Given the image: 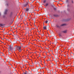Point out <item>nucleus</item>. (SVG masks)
Listing matches in <instances>:
<instances>
[{
    "label": "nucleus",
    "instance_id": "nucleus-1",
    "mask_svg": "<svg viewBox=\"0 0 74 74\" xmlns=\"http://www.w3.org/2000/svg\"><path fill=\"white\" fill-rule=\"evenodd\" d=\"M8 50L10 51L11 52L12 51V49H13V46H10L8 48Z\"/></svg>",
    "mask_w": 74,
    "mask_h": 74
},
{
    "label": "nucleus",
    "instance_id": "nucleus-23",
    "mask_svg": "<svg viewBox=\"0 0 74 74\" xmlns=\"http://www.w3.org/2000/svg\"><path fill=\"white\" fill-rule=\"evenodd\" d=\"M2 40H4V39L3 38L2 39Z\"/></svg>",
    "mask_w": 74,
    "mask_h": 74
},
{
    "label": "nucleus",
    "instance_id": "nucleus-2",
    "mask_svg": "<svg viewBox=\"0 0 74 74\" xmlns=\"http://www.w3.org/2000/svg\"><path fill=\"white\" fill-rule=\"evenodd\" d=\"M16 48L19 52L21 51V46H18L16 47Z\"/></svg>",
    "mask_w": 74,
    "mask_h": 74
},
{
    "label": "nucleus",
    "instance_id": "nucleus-3",
    "mask_svg": "<svg viewBox=\"0 0 74 74\" xmlns=\"http://www.w3.org/2000/svg\"><path fill=\"white\" fill-rule=\"evenodd\" d=\"M7 11H8V10L7 9L5 10L4 13V14H7Z\"/></svg>",
    "mask_w": 74,
    "mask_h": 74
},
{
    "label": "nucleus",
    "instance_id": "nucleus-20",
    "mask_svg": "<svg viewBox=\"0 0 74 74\" xmlns=\"http://www.w3.org/2000/svg\"><path fill=\"white\" fill-rule=\"evenodd\" d=\"M12 12H11L10 13V14H11V15H12Z\"/></svg>",
    "mask_w": 74,
    "mask_h": 74
},
{
    "label": "nucleus",
    "instance_id": "nucleus-19",
    "mask_svg": "<svg viewBox=\"0 0 74 74\" xmlns=\"http://www.w3.org/2000/svg\"><path fill=\"white\" fill-rule=\"evenodd\" d=\"M48 61H50V59H48Z\"/></svg>",
    "mask_w": 74,
    "mask_h": 74
},
{
    "label": "nucleus",
    "instance_id": "nucleus-9",
    "mask_svg": "<svg viewBox=\"0 0 74 74\" xmlns=\"http://www.w3.org/2000/svg\"><path fill=\"white\" fill-rule=\"evenodd\" d=\"M27 5V3L26 4H25V5H24V7H26V5Z\"/></svg>",
    "mask_w": 74,
    "mask_h": 74
},
{
    "label": "nucleus",
    "instance_id": "nucleus-18",
    "mask_svg": "<svg viewBox=\"0 0 74 74\" xmlns=\"http://www.w3.org/2000/svg\"><path fill=\"white\" fill-rule=\"evenodd\" d=\"M54 44H55V45H56V42H55Z\"/></svg>",
    "mask_w": 74,
    "mask_h": 74
},
{
    "label": "nucleus",
    "instance_id": "nucleus-25",
    "mask_svg": "<svg viewBox=\"0 0 74 74\" xmlns=\"http://www.w3.org/2000/svg\"><path fill=\"white\" fill-rule=\"evenodd\" d=\"M47 61H48V60H47Z\"/></svg>",
    "mask_w": 74,
    "mask_h": 74
},
{
    "label": "nucleus",
    "instance_id": "nucleus-21",
    "mask_svg": "<svg viewBox=\"0 0 74 74\" xmlns=\"http://www.w3.org/2000/svg\"><path fill=\"white\" fill-rule=\"evenodd\" d=\"M72 3H73V1H72Z\"/></svg>",
    "mask_w": 74,
    "mask_h": 74
},
{
    "label": "nucleus",
    "instance_id": "nucleus-12",
    "mask_svg": "<svg viewBox=\"0 0 74 74\" xmlns=\"http://www.w3.org/2000/svg\"><path fill=\"white\" fill-rule=\"evenodd\" d=\"M24 74H28V73L27 72H25L24 73Z\"/></svg>",
    "mask_w": 74,
    "mask_h": 74
},
{
    "label": "nucleus",
    "instance_id": "nucleus-7",
    "mask_svg": "<svg viewBox=\"0 0 74 74\" xmlns=\"http://www.w3.org/2000/svg\"><path fill=\"white\" fill-rule=\"evenodd\" d=\"M29 9L28 8H27L26 9V11L27 12V11H29Z\"/></svg>",
    "mask_w": 74,
    "mask_h": 74
},
{
    "label": "nucleus",
    "instance_id": "nucleus-8",
    "mask_svg": "<svg viewBox=\"0 0 74 74\" xmlns=\"http://www.w3.org/2000/svg\"><path fill=\"white\" fill-rule=\"evenodd\" d=\"M5 25L4 24H0V26H4Z\"/></svg>",
    "mask_w": 74,
    "mask_h": 74
},
{
    "label": "nucleus",
    "instance_id": "nucleus-15",
    "mask_svg": "<svg viewBox=\"0 0 74 74\" xmlns=\"http://www.w3.org/2000/svg\"><path fill=\"white\" fill-rule=\"evenodd\" d=\"M5 5H6V6H8V4H6Z\"/></svg>",
    "mask_w": 74,
    "mask_h": 74
},
{
    "label": "nucleus",
    "instance_id": "nucleus-10",
    "mask_svg": "<svg viewBox=\"0 0 74 74\" xmlns=\"http://www.w3.org/2000/svg\"><path fill=\"white\" fill-rule=\"evenodd\" d=\"M48 21H45V23H48Z\"/></svg>",
    "mask_w": 74,
    "mask_h": 74
},
{
    "label": "nucleus",
    "instance_id": "nucleus-17",
    "mask_svg": "<svg viewBox=\"0 0 74 74\" xmlns=\"http://www.w3.org/2000/svg\"><path fill=\"white\" fill-rule=\"evenodd\" d=\"M41 36H44V34H42V35H41Z\"/></svg>",
    "mask_w": 74,
    "mask_h": 74
},
{
    "label": "nucleus",
    "instance_id": "nucleus-5",
    "mask_svg": "<svg viewBox=\"0 0 74 74\" xmlns=\"http://www.w3.org/2000/svg\"><path fill=\"white\" fill-rule=\"evenodd\" d=\"M62 33H67V30H65L64 31H63L62 32Z\"/></svg>",
    "mask_w": 74,
    "mask_h": 74
},
{
    "label": "nucleus",
    "instance_id": "nucleus-14",
    "mask_svg": "<svg viewBox=\"0 0 74 74\" xmlns=\"http://www.w3.org/2000/svg\"><path fill=\"white\" fill-rule=\"evenodd\" d=\"M47 5H48V3H47L46 4V6H47Z\"/></svg>",
    "mask_w": 74,
    "mask_h": 74
},
{
    "label": "nucleus",
    "instance_id": "nucleus-11",
    "mask_svg": "<svg viewBox=\"0 0 74 74\" xmlns=\"http://www.w3.org/2000/svg\"><path fill=\"white\" fill-rule=\"evenodd\" d=\"M66 3H69V0H66Z\"/></svg>",
    "mask_w": 74,
    "mask_h": 74
},
{
    "label": "nucleus",
    "instance_id": "nucleus-22",
    "mask_svg": "<svg viewBox=\"0 0 74 74\" xmlns=\"http://www.w3.org/2000/svg\"><path fill=\"white\" fill-rule=\"evenodd\" d=\"M73 55H74V53H72Z\"/></svg>",
    "mask_w": 74,
    "mask_h": 74
},
{
    "label": "nucleus",
    "instance_id": "nucleus-6",
    "mask_svg": "<svg viewBox=\"0 0 74 74\" xmlns=\"http://www.w3.org/2000/svg\"><path fill=\"white\" fill-rule=\"evenodd\" d=\"M66 24H63L61 25L60 26H65Z\"/></svg>",
    "mask_w": 74,
    "mask_h": 74
},
{
    "label": "nucleus",
    "instance_id": "nucleus-13",
    "mask_svg": "<svg viewBox=\"0 0 74 74\" xmlns=\"http://www.w3.org/2000/svg\"><path fill=\"white\" fill-rule=\"evenodd\" d=\"M45 2H46V0H45L44 1H43V3H45Z\"/></svg>",
    "mask_w": 74,
    "mask_h": 74
},
{
    "label": "nucleus",
    "instance_id": "nucleus-4",
    "mask_svg": "<svg viewBox=\"0 0 74 74\" xmlns=\"http://www.w3.org/2000/svg\"><path fill=\"white\" fill-rule=\"evenodd\" d=\"M43 29L44 30H46L47 29V26H44L43 27Z\"/></svg>",
    "mask_w": 74,
    "mask_h": 74
},
{
    "label": "nucleus",
    "instance_id": "nucleus-24",
    "mask_svg": "<svg viewBox=\"0 0 74 74\" xmlns=\"http://www.w3.org/2000/svg\"><path fill=\"white\" fill-rule=\"evenodd\" d=\"M71 53H73L72 52H71Z\"/></svg>",
    "mask_w": 74,
    "mask_h": 74
},
{
    "label": "nucleus",
    "instance_id": "nucleus-26",
    "mask_svg": "<svg viewBox=\"0 0 74 74\" xmlns=\"http://www.w3.org/2000/svg\"><path fill=\"white\" fill-rule=\"evenodd\" d=\"M47 61H48V60H47Z\"/></svg>",
    "mask_w": 74,
    "mask_h": 74
},
{
    "label": "nucleus",
    "instance_id": "nucleus-27",
    "mask_svg": "<svg viewBox=\"0 0 74 74\" xmlns=\"http://www.w3.org/2000/svg\"><path fill=\"white\" fill-rule=\"evenodd\" d=\"M71 57H73V56H71Z\"/></svg>",
    "mask_w": 74,
    "mask_h": 74
},
{
    "label": "nucleus",
    "instance_id": "nucleus-16",
    "mask_svg": "<svg viewBox=\"0 0 74 74\" xmlns=\"http://www.w3.org/2000/svg\"><path fill=\"white\" fill-rule=\"evenodd\" d=\"M54 6H55V5L53 4V5L52 6V7H54Z\"/></svg>",
    "mask_w": 74,
    "mask_h": 74
}]
</instances>
